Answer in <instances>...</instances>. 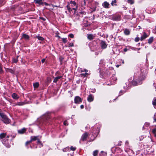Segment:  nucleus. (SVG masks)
<instances>
[{
	"instance_id": "obj_2",
	"label": "nucleus",
	"mask_w": 156,
	"mask_h": 156,
	"mask_svg": "<svg viewBox=\"0 0 156 156\" xmlns=\"http://www.w3.org/2000/svg\"><path fill=\"white\" fill-rule=\"evenodd\" d=\"M82 101V99L78 96H76L74 98V102L76 104H80Z\"/></svg>"
},
{
	"instance_id": "obj_3",
	"label": "nucleus",
	"mask_w": 156,
	"mask_h": 156,
	"mask_svg": "<svg viewBox=\"0 0 156 156\" xmlns=\"http://www.w3.org/2000/svg\"><path fill=\"white\" fill-rule=\"evenodd\" d=\"M88 136V133L87 132H85L83 134L81 137V140L83 141L86 140Z\"/></svg>"
},
{
	"instance_id": "obj_14",
	"label": "nucleus",
	"mask_w": 156,
	"mask_h": 156,
	"mask_svg": "<svg viewBox=\"0 0 156 156\" xmlns=\"http://www.w3.org/2000/svg\"><path fill=\"white\" fill-rule=\"evenodd\" d=\"M62 77V76H58L57 77H56L55 78V79L54 80L53 82L55 83H56L57 81H58V80L61 78Z\"/></svg>"
},
{
	"instance_id": "obj_22",
	"label": "nucleus",
	"mask_w": 156,
	"mask_h": 156,
	"mask_svg": "<svg viewBox=\"0 0 156 156\" xmlns=\"http://www.w3.org/2000/svg\"><path fill=\"white\" fill-rule=\"evenodd\" d=\"M33 85H34V87L35 88H37L39 86V84L38 83L36 82L35 83H34Z\"/></svg>"
},
{
	"instance_id": "obj_36",
	"label": "nucleus",
	"mask_w": 156,
	"mask_h": 156,
	"mask_svg": "<svg viewBox=\"0 0 156 156\" xmlns=\"http://www.w3.org/2000/svg\"><path fill=\"white\" fill-rule=\"evenodd\" d=\"M140 40V38L138 37H136L135 39V41L136 42H138V41Z\"/></svg>"
},
{
	"instance_id": "obj_44",
	"label": "nucleus",
	"mask_w": 156,
	"mask_h": 156,
	"mask_svg": "<svg viewBox=\"0 0 156 156\" xmlns=\"http://www.w3.org/2000/svg\"><path fill=\"white\" fill-rule=\"evenodd\" d=\"M64 125H65V126H66V125H68V124L67 123V121H65L64 122Z\"/></svg>"
},
{
	"instance_id": "obj_1",
	"label": "nucleus",
	"mask_w": 156,
	"mask_h": 156,
	"mask_svg": "<svg viewBox=\"0 0 156 156\" xmlns=\"http://www.w3.org/2000/svg\"><path fill=\"white\" fill-rule=\"evenodd\" d=\"M0 116L2 118V121L5 124H9L10 122V120L3 113L0 112Z\"/></svg>"
},
{
	"instance_id": "obj_20",
	"label": "nucleus",
	"mask_w": 156,
	"mask_h": 156,
	"mask_svg": "<svg viewBox=\"0 0 156 156\" xmlns=\"http://www.w3.org/2000/svg\"><path fill=\"white\" fill-rule=\"evenodd\" d=\"M98 151L97 150H96L94 151L93 153V155L94 156H97L98 154Z\"/></svg>"
},
{
	"instance_id": "obj_56",
	"label": "nucleus",
	"mask_w": 156,
	"mask_h": 156,
	"mask_svg": "<svg viewBox=\"0 0 156 156\" xmlns=\"http://www.w3.org/2000/svg\"><path fill=\"white\" fill-rule=\"evenodd\" d=\"M155 29L156 30V26H155Z\"/></svg>"
},
{
	"instance_id": "obj_24",
	"label": "nucleus",
	"mask_w": 156,
	"mask_h": 156,
	"mask_svg": "<svg viewBox=\"0 0 156 156\" xmlns=\"http://www.w3.org/2000/svg\"><path fill=\"white\" fill-rule=\"evenodd\" d=\"M37 39L39 40L40 41H43L44 40V39L43 37H41L40 36H37Z\"/></svg>"
},
{
	"instance_id": "obj_33",
	"label": "nucleus",
	"mask_w": 156,
	"mask_h": 156,
	"mask_svg": "<svg viewBox=\"0 0 156 156\" xmlns=\"http://www.w3.org/2000/svg\"><path fill=\"white\" fill-rule=\"evenodd\" d=\"M3 72V70H2V67L1 65L0 64V73H2Z\"/></svg>"
},
{
	"instance_id": "obj_8",
	"label": "nucleus",
	"mask_w": 156,
	"mask_h": 156,
	"mask_svg": "<svg viewBox=\"0 0 156 156\" xmlns=\"http://www.w3.org/2000/svg\"><path fill=\"white\" fill-rule=\"evenodd\" d=\"M109 4L107 2H105L102 4V5L105 8H108Z\"/></svg>"
},
{
	"instance_id": "obj_57",
	"label": "nucleus",
	"mask_w": 156,
	"mask_h": 156,
	"mask_svg": "<svg viewBox=\"0 0 156 156\" xmlns=\"http://www.w3.org/2000/svg\"><path fill=\"white\" fill-rule=\"evenodd\" d=\"M114 0L115 1H116L117 0Z\"/></svg>"
},
{
	"instance_id": "obj_53",
	"label": "nucleus",
	"mask_w": 156,
	"mask_h": 156,
	"mask_svg": "<svg viewBox=\"0 0 156 156\" xmlns=\"http://www.w3.org/2000/svg\"><path fill=\"white\" fill-rule=\"evenodd\" d=\"M81 14H84V12H80Z\"/></svg>"
},
{
	"instance_id": "obj_7",
	"label": "nucleus",
	"mask_w": 156,
	"mask_h": 156,
	"mask_svg": "<svg viewBox=\"0 0 156 156\" xmlns=\"http://www.w3.org/2000/svg\"><path fill=\"white\" fill-rule=\"evenodd\" d=\"M5 68V71L6 72H10V73H12V74H14V73H15V71L14 70H13V69H10V68H5V67H4Z\"/></svg>"
},
{
	"instance_id": "obj_4",
	"label": "nucleus",
	"mask_w": 156,
	"mask_h": 156,
	"mask_svg": "<svg viewBox=\"0 0 156 156\" xmlns=\"http://www.w3.org/2000/svg\"><path fill=\"white\" fill-rule=\"evenodd\" d=\"M6 140H7V139H4L3 140L2 142V143L5 145V146L8 147L9 148L10 147V145L9 144V143L7 142L6 141Z\"/></svg>"
},
{
	"instance_id": "obj_35",
	"label": "nucleus",
	"mask_w": 156,
	"mask_h": 156,
	"mask_svg": "<svg viewBox=\"0 0 156 156\" xmlns=\"http://www.w3.org/2000/svg\"><path fill=\"white\" fill-rule=\"evenodd\" d=\"M31 142L30 140V141H27L25 143L26 145H27L28 144H29L30 143H31Z\"/></svg>"
},
{
	"instance_id": "obj_52",
	"label": "nucleus",
	"mask_w": 156,
	"mask_h": 156,
	"mask_svg": "<svg viewBox=\"0 0 156 156\" xmlns=\"http://www.w3.org/2000/svg\"><path fill=\"white\" fill-rule=\"evenodd\" d=\"M122 63L123 64H124V61L123 60H122Z\"/></svg>"
},
{
	"instance_id": "obj_28",
	"label": "nucleus",
	"mask_w": 156,
	"mask_h": 156,
	"mask_svg": "<svg viewBox=\"0 0 156 156\" xmlns=\"http://www.w3.org/2000/svg\"><path fill=\"white\" fill-rule=\"evenodd\" d=\"M132 85H133L134 86H136V85H137V82L136 81H132Z\"/></svg>"
},
{
	"instance_id": "obj_21",
	"label": "nucleus",
	"mask_w": 156,
	"mask_h": 156,
	"mask_svg": "<svg viewBox=\"0 0 156 156\" xmlns=\"http://www.w3.org/2000/svg\"><path fill=\"white\" fill-rule=\"evenodd\" d=\"M153 41V37H150L148 40V43L151 44Z\"/></svg>"
},
{
	"instance_id": "obj_19",
	"label": "nucleus",
	"mask_w": 156,
	"mask_h": 156,
	"mask_svg": "<svg viewBox=\"0 0 156 156\" xmlns=\"http://www.w3.org/2000/svg\"><path fill=\"white\" fill-rule=\"evenodd\" d=\"M6 135V134L5 133H2L0 134V137L1 139H2L5 137Z\"/></svg>"
},
{
	"instance_id": "obj_34",
	"label": "nucleus",
	"mask_w": 156,
	"mask_h": 156,
	"mask_svg": "<svg viewBox=\"0 0 156 156\" xmlns=\"http://www.w3.org/2000/svg\"><path fill=\"white\" fill-rule=\"evenodd\" d=\"M74 45V44L73 43H69L68 47H73Z\"/></svg>"
},
{
	"instance_id": "obj_55",
	"label": "nucleus",
	"mask_w": 156,
	"mask_h": 156,
	"mask_svg": "<svg viewBox=\"0 0 156 156\" xmlns=\"http://www.w3.org/2000/svg\"><path fill=\"white\" fill-rule=\"evenodd\" d=\"M45 4L46 5H47V3H45Z\"/></svg>"
},
{
	"instance_id": "obj_25",
	"label": "nucleus",
	"mask_w": 156,
	"mask_h": 156,
	"mask_svg": "<svg viewBox=\"0 0 156 156\" xmlns=\"http://www.w3.org/2000/svg\"><path fill=\"white\" fill-rule=\"evenodd\" d=\"M153 105L154 106H156V98H154L152 101Z\"/></svg>"
},
{
	"instance_id": "obj_30",
	"label": "nucleus",
	"mask_w": 156,
	"mask_h": 156,
	"mask_svg": "<svg viewBox=\"0 0 156 156\" xmlns=\"http://www.w3.org/2000/svg\"><path fill=\"white\" fill-rule=\"evenodd\" d=\"M128 2L129 3L132 4L133 3L134 1L133 0H128Z\"/></svg>"
},
{
	"instance_id": "obj_51",
	"label": "nucleus",
	"mask_w": 156,
	"mask_h": 156,
	"mask_svg": "<svg viewBox=\"0 0 156 156\" xmlns=\"http://www.w3.org/2000/svg\"><path fill=\"white\" fill-rule=\"evenodd\" d=\"M137 50L139 51V50H140V48H137Z\"/></svg>"
},
{
	"instance_id": "obj_27",
	"label": "nucleus",
	"mask_w": 156,
	"mask_h": 156,
	"mask_svg": "<svg viewBox=\"0 0 156 156\" xmlns=\"http://www.w3.org/2000/svg\"><path fill=\"white\" fill-rule=\"evenodd\" d=\"M76 149V147H73L71 146L70 147V150L73 151H74Z\"/></svg>"
},
{
	"instance_id": "obj_48",
	"label": "nucleus",
	"mask_w": 156,
	"mask_h": 156,
	"mask_svg": "<svg viewBox=\"0 0 156 156\" xmlns=\"http://www.w3.org/2000/svg\"><path fill=\"white\" fill-rule=\"evenodd\" d=\"M80 108L81 109H83L84 108V106L83 105H81L80 106Z\"/></svg>"
},
{
	"instance_id": "obj_18",
	"label": "nucleus",
	"mask_w": 156,
	"mask_h": 156,
	"mask_svg": "<svg viewBox=\"0 0 156 156\" xmlns=\"http://www.w3.org/2000/svg\"><path fill=\"white\" fill-rule=\"evenodd\" d=\"M12 97L15 99H17L18 97H17V95L15 93H13L12 94Z\"/></svg>"
},
{
	"instance_id": "obj_41",
	"label": "nucleus",
	"mask_w": 156,
	"mask_h": 156,
	"mask_svg": "<svg viewBox=\"0 0 156 156\" xmlns=\"http://www.w3.org/2000/svg\"><path fill=\"white\" fill-rule=\"evenodd\" d=\"M154 122H156V113H155L154 115Z\"/></svg>"
},
{
	"instance_id": "obj_5",
	"label": "nucleus",
	"mask_w": 156,
	"mask_h": 156,
	"mask_svg": "<svg viewBox=\"0 0 156 156\" xmlns=\"http://www.w3.org/2000/svg\"><path fill=\"white\" fill-rule=\"evenodd\" d=\"M101 47L103 49H105L106 48L107 45L106 44L105 42L103 41H101Z\"/></svg>"
},
{
	"instance_id": "obj_32",
	"label": "nucleus",
	"mask_w": 156,
	"mask_h": 156,
	"mask_svg": "<svg viewBox=\"0 0 156 156\" xmlns=\"http://www.w3.org/2000/svg\"><path fill=\"white\" fill-rule=\"evenodd\" d=\"M81 75L83 76H87L89 74L88 73H82Z\"/></svg>"
},
{
	"instance_id": "obj_29",
	"label": "nucleus",
	"mask_w": 156,
	"mask_h": 156,
	"mask_svg": "<svg viewBox=\"0 0 156 156\" xmlns=\"http://www.w3.org/2000/svg\"><path fill=\"white\" fill-rule=\"evenodd\" d=\"M62 41L63 42L65 43L67 42V40L66 38H63L62 39Z\"/></svg>"
},
{
	"instance_id": "obj_15",
	"label": "nucleus",
	"mask_w": 156,
	"mask_h": 156,
	"mask_svg": "<svg viewBox=\"0 0 156 156\" xmlns=\"http://www.w3.org/2000/svg\"><path fill=\"white\" fill-rule=\"evenodd\" d=\"M22 38H24L25 39L28 40L29 39V37L28 35L23 34L22 35Z\"/></svg>"
},
{
	"instance_id": "obj_23",
	"label": "nucleus",
	"mask_w": 156,
	"mask_h": 156,
	"mask_svg": "<svg viewBox=\"0 0 156 156\" xmlns=\"http://www.w3.org/2000/svg\"><path fill=\"white\" fill-rule=\"evenodd\" d=\"M25 104V103L24 102H19L17 103L16 105L19 106L23 105Z\"/></svg>"
},
{
	"instance_id": "obj_11",
	"label": "nucleus",
	"mask_w": 156,
	"mask_h": 156,
	"mask_svg": "<svg viewBox=\"0 0 156 156\" xmlns=\"http://www.w3.org/2000/svg\"><path fill=\"white\" fill-rule=\"evenodd\" d=\"M34 2L38 4L39 5H42L43 3L42 0H34Z\"/></svg>"
},
{
	"instance_id": "obj_12",
	"label": "nucleus",
	"mask_w": 156,
	"mask_h": 156,
	"mask_svg": "<svg viewBox=\"0 0 156 156\" xmlns=\"http://www.w3.org/2000/svg\"><path fill=\"white\" fill-rule=\"evenodd\" d=\"M38 136H32L31 137V140H30L32 142V141H35L37 139Z\"/></svg>"
},
{
	"instance_id": "obj_31",
	"label": "nucleus",
	"mask_w": 156,
	"mask_h": 156,
	"mask_svg": "<svg viewBox=\"0 0 156 156\" xmlns=\"http://www.w3.org/2000/svg\"><path fill=\"white\" fill-rule=\"evenodd\" d=\"M152 132L154 134L155 136H156V128L152 130Z\"/></svg>"
},
{
	"instance_id": "obj_9",
	"label": "nucleus",
	"mask_w": 156,
	"mask_h": 156,
	"mask_svg": "<svg viewBox=\"0 0 156 156\" xmlns=\"http://www.w3.org/2000/svg\"><path fill=\"white\" fill-rule=\"evenodd\" d=\"M147 34L145 32H144L143 35L141 36L140 37V40L141 41H143L147 37Z\"/></svg>"
},
{
	"instance_id": "obj_58",
	"label": "nucleus",
	"mask_w": 156,
	"mask_h": 156,
	"mask_svg": "<svg viewBox=\"0 0 156 156\" xmlns=\"http://www.w3.org/2000/svg\"><path fill=\"white\" fill-rule=\"evenodd\" d=\"M155 70H156V69H155Z\"/></svg>"
},
{
	"instance_id": "obj_17",
	"label": "nucleus",
	"mask_w": 156,
	"mask_h": 156,
	"mask_svg": "<svg viewBox=\"0 0 156 156\" xmlns=\"http://www.w3.org/2000/svg\"><path fill=\"white\" fill-rule=\"evenodd\" d=\"M18 57L19 56H18L16 58H13L12 59V62L15 63H16L18 61Z\"/></svg>"
},
{
	"instance_id": "obj_37",
	"label": "nucleus",
	"mask_w": 156,
	"mask_h": 156,
	"mask_svg": "<svg viewBox=\"0 0 156 156\" xmlns=\"http://www.w3.org/2000/svg\"><path fill=\"white\" fill-rule=\"evenodd\" d=\"M47 81L48 82V83H50L51 81V78L49 77H48L47 78Z\"/></svg>"
},
{
	"instance_id": "obj_49",
	"label": "nucleus",
	"mask_w": 156,
	"mask_h": 156,
	"mask_svg": "<svg viewBox=\"0 0 156 156\" xmlns=\"http://www.w3.org/2000/svg\"><path fill=\"white\" fill-rule=\"evenodd\" d=\"M127 48H125L124 49V50H123V51H124V52L126 51H127Z\"/></svg>"
},
{
	"instance_id": "obj_54",
	"label": "nucleus",
	"mask_w": 156,
	"mask_h": 156,
	"mask_svg": "<svg viewBox=\"0 0 156 156\" xmlns=\"http://www.w3.org/2000/svg\"><path fill=\"white\" fill-rule=\"evenodd\" d=\"M73 9L75 10H76V9L74 8H73Z\"/></svg>"
},
{
	"instance_id": "obj_40",
	"label": "nucleus",
	"mask_w": 156,
	"mask_h": 156,
	"mask_svg": "<svg viewBox=\"0 0 156 156\" xmlns=\"http://www.w3.org/2000/svg\"><path fill=\"white\" fill-rule=\"evenodd\" d=\"M67 8L68 9L69 11V12H70V11H72V10L71 9L69 8V5H67Z\"/></svg>"
},
{
	"instance_id": "obj_47",
	"label": "nucleus",
	"mask_w": 156,
	"mask_h": 156,
	"mask_svg": "<svg viewBox=\"0 0 156 156\" xmlns=\"http://www.w3.org/2000/svg\"><path fill=\"white\" fill-rule=\"evenodd\" d=\"M37 142L38 143H41V141L39 139H38V138H37Z\"/></svg>"
},
{
	"instance_id": "obj_39",
	"label": "nucleus",
	"mask_w": 156,
	"mask_h": 156,
	"mask_svg": "<svg viewBox=\"0 0 156 156\" xmlns=\"http://www.w3.org/2000/svg\"><path fill=\"white\" fill-rule=\"evenodd\" d=\"M60 61L61 62V64H62V61L63 60V59L64 58L62 57H60Z\"/></svg>"
},
{
	"instance_id": "obj_45",
	"label": "nucleus",
	"mask_w": 156,
	"mask_h": 156,
	"mask_svg": "<svg viewBox=\"0 0 156 156\" xmlns=\"http://www.w3.org/2000/svg\"><path fill=\"white\" fill-rule=\"evenodd\" d=\"M84 71H85V72H87L88 71V70H87V69H84V71H83V70H82L81 71V72H83Z\"/></svg>"
},
{
	"instance_id": "obj_43",
	"label": "nucleus",
	"mask_w": 156,
	"mask_h": 156,
	"mask_svg": "<svg viewBox=\"0 0 156 156\" xmlns=\"http://www.w3.org/2000/svg\"><path fill=\"white\" fill-rule=\"evenodd\" d=\"M71 3L73 4L74 5H76V3L75 2H71Z\"/></svg>"
},
{
	"instance_id": "obj_38",
	"label": "nucleus",
	"mask_w": 156,
	"mask_h": 156,
	"mask_svg": "<svg viewBox=\"0 0 156 156\" xmlns=\"http://www.w3.org/2000/svg\"><path fill=\"white\" fill-rule=\"evenodd\" d=\"M69 36L71 38H73L74 37V35L73 34H70Z\"/></svg>"
},
{
	"instance_id": "obj_6",
	"label": "nucleus",
	"mask_w": 156,
	"mask_h": 156,
	"mask_svg": "<svg viewBox=\"0 0 156 156\" xmlns=\"http://www.w3.org/2000/svg\"><path fill=\"white\" fill-rule=\"evenodd\" d=\"M87 99L89 102H91L93 101L94 100V97L92 95L90 94L88 97Z\"/></svg>"
},
{
	"instance_id": "obj_50",
	"label": "nucleus",
	"mask_w": 156,
	"mask_h": 156,
	"mask_svg": "<svg viewBox=\"0 0 156 156\" xmlns=\"http://www.w3.org/2000/svg\"><path fill=\"white\" fill-rule=\"evenodd\" d=\"M119 65H116V67L117 68L119 67Z\"/></svg>"
},
{
	"instance_id": "obj_16",
	"label": "nucleus",
	"mask_w": 156,
	"mask_h": 156,
	"mask_svg": "<svg viewBox=\"0 0 156 156\" xmlns=\"http://www.w3.org/2000/svg\"><path fill=\"white\" fill-rule=\"evenodd\" d=\"M87 38L90 40H92L94 39L93 35L92 34H90L88 35Z\"/></svg>"
},
{
	"instance_id": "obj_10",
	"label": "nucleus",
	"mask_w": 156,
	"mask_h": 156,
	"mask_svg": "<svg viewBox=\"0 0 156 156\" xmlns=\"http://www.w3.org/2000/svg\"><path fill=\"white\" fill-rule=\"evenodd\" d=\"M26 131V129L25 128H23L21 129L18 130V133L20 134H23L25 133Z\"/></svg>"
},
{
	"instance_id": "obj_13",
	"label": "nucleus",
	"mask_w": 156,
	"mask_h": 156,
	"mask_svg": "<svg viewBox=\"0 0 156 156\" xmlns=\"http://www.w3.org/2000/svg\"><path fill=\"white\" fill-rule=\"evenodd\" d=\"M130 33V31L127 29H125L124 34L126 35H129Z\"/></svg>"
},
{
	"instance_id": "obj_26",
	"label": "nucleus",
	"mask_w": 156,
	"mask_h": 156,
	"mask_svg": "<svg viewBox=\"0 0 156 156\" xmlns=\"http://www.w3.org/2000/svg\"><path fill=\"white\" fill-rule=\"evenodd\" d=\"M116 3V1H115L114 0V1H112V3H111V5L112 6H113V5H114V4H115V5H117L115 4V3Z\"/></svg>"
},
{
	"instance_id": "obj_42",
	"label": "nucleus",
	"mask_w": 156,
	"mask_h": 156,
	"mask_svg": "<svg viewBox=\"0 0 156 156\" xmlns=\"http://www.w3.org/2000/svg\"><path fill=\"white\" fill-rule=\"evenodd\" d=\"M40 18L43 21H45L46 20V18L44 17H40Z\"/></svg>"
},
{
	"instance_id": "obj_46",
	"label": "nucleus",
	"mask_w": 156,
	"mask_h": 156,
	"mask_svg": "<svg viewBox=\"0 0 156 156\" xmlns=\"http://www.w3.org/2000/svg\"><path fill=\"white\" fill-rule=\"evenodd\" d=\"M45 59L44 58L42 59L41 60V62H42V63H43L45 61Z\"/></svg>"
}]
</instances>
